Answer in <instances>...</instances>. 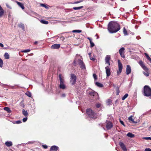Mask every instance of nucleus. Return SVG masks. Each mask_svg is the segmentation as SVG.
<instances>
[{"mask_svg": "<svg viewBox=\"0 0 151 151\" xmlns=\"http://www.w3.org/2000/svg\"><path fill=\"white\" fill-rule=\"evenodd\" d=\"M112 103V101L110 99H109L107 100L106 101V104L108 105L111 104Z\"/></svg>", "mask_w": 151, "mask_h": 151, "instance_id": "nucleus-29", "label": "nucleus"}, {"mask_svg": "<svg viewBox=\"0 0 151 151\" xmlns=\"http://www.w3.org/2000/svg\"><path fill=\"white\" fill-rule=\"evenodd\" d=\"M90 43L91 44V46H90L91 47H93L94 46V44L93 43V42H90Z\"/></svg>", "mask_w": 151, "mask_h": 151, "instance_id": "nucleus-39", "label": "nucleus"}, {"mask_svg": "<svg viewBox=\"0 0 151 151\" xmlns=\"http://www.w3.org/2000/svg\"><path fill=\"white\" fill-rule=\"evenodd\" d=\"M118 101V99H117V100H116L115 101V104H116V103H117V102Z\"/></svg>", "mask_w": 151, "mask_h": 151, "instance_id": "nucleus-62", "label": "nucleus"}, {"mask_svg": "<svg viewBox=\"0 0 151 151\" xmlns=\"http://www.w3.org/2000/svg\"><path fill=\"white\" fill-rule=\"evenodd\" d=\"M128 95L127 93L125 94L124 96L122 98V100L125 99L128 96Z\"/></svg>", "mask_w": 151, "mask_h": 151, "instance_id": "nucleus-32", "label": "nucleus"}, {"mask_svg": "<svg viewBox=\"0 0 151 151\" xmlns=\"http://www.w3.org/2000/svg\"><path fill=\"white\" fill-rule=\"evenodd\" d=\"M123 32L124 35H128L127 32L125 27L123 28Z\"/></svg>", "mask_w": 151, "mask_h": 151, "instance_id": "nucleus-27", "label": "nucleus"}, {"mask_svg": "<svg viewBox=\"0 0 151 151\" xmlns=\"http://www.w3.org/2000/svg\"><path fill=\"white\" fill-rule=\"evenodd\" d=\"M120 122L121 124L123 125L124 126H125V125L124 124L123 122L121 120H120Z\"/></svg>", "mask_w": 151, "mask_h": 151, "instance_id": "nucleus-44", "label": "nucleus"}, {"mask_svg": "<svg viewBox=\"0 0 151 151\" xmlns=\"http://www.w3.org/2000/svg\"><path fill=\"white\" fill-rule=\"evenodd\" d=\"M60 44H54L52 45L51 47V48L52 49H58L60 48Z\"/></svg>", "mask_w": 151, "mask_h": 151, "instance_id": "nucleus-15", "label": "nucleus"}, {"mask_svg": "<svg viewBox=\"0 0 151 151\" xmlns=\"http://www.w3.org/2000/svg\"><path fill=\"white\" fill-rule=\"evenodd\" d=\"M127 136L131 138H133L134 137V134H133L130 132H129L128 133H127Z\"/></svg>", "mask_w": 151, "mask_h": 151, "instance_id": "nucleus-24", "label": "nucleus"}, {"mask_svg": "<svg viewBox=\"0 0 151 151\" xmlns=\"http://www.w3.org/2000/svg\"><path fill=\"white\" fill-rule=\"evenodd\" d=\"M4 13V10L0 11V17H2Z\"/></svg>", "mask_w": 151, "mask_h": 151, "instance_id": "nucleus-34", "label": "nucleus"}, {"mask_svg": "<svg viewBox=\"0 0 151 151\" xmlns=\"http://www.w3.org/2000/svg\"><path fill=\"white\" fill-rule=\"evenodd\" d=\"M27 117H26L22 119L23 122H26L27 120Z\"/></svg>", "mask_w": 151, "mask_h": 151, "instance_id": "nucleus-40", "label": "nucleus"}, {"mask_svg": "<svg viewBox=\"0 0 151 151\" xmlns=\"http://www.w3.org/2000/svg\"><path fill=\"white\" fill-rule=\"evenodd\" d=\"M143 74L145 76H148L149 75V73L147 72L146 73H145L144 72H143Z\"/></svg>", "mask_w": 151, "mask_h": 151, "instance_id": "nucleus-37", "label": "nucleus"}, {"mask_svg": "<svg viewBox=\"0 0 151 151\" xmlns=\"http://www.w3.org/2000/svg\"><path fill=\"white\" fill-rule=\"evenodd\" d=\"M142 139H144L148 140L150 139L151 140V137H143Z\"/></svg>", "mask_w": 151, "mask_h": 151, "instance_id": "nucleus-38", "label": "nucleus"}, {"mask_svg": "<svg viewBox=\"0 0 151 151\" xmlns=\"http://www.w3.org/2000/svg\"><path fill=\"white\" fill-rule=\"evenodd\" d=\"M86 113L88 116L91 118L95 119L97 117L96 114L91 109H88L86 111Z\"/></svg>", "mask_w": 151, "mask_h": 151, "instance_id": "nucleus-4", "label": "nucleus"}, {"mask_svg": "<svg viewBox=\"0 0 151 151\" xmlns=\"http://www.w3.org/2000/svg\"><path fill=\"white\" fill-rule=\"evenodd\" d=\"M93 78L95 80H96L97 78L96 75L95 74H93Z\"/></svg>", "mask_w": 151, "mask_h": 151, "instance_id": "nucleus-41", "label": "nucleus"}, {"mask_svg": "<svg viewBox=\"0 0 151 151\" xmlns=\"http://www.w3.org/2000/svg\"><path fill=\"white\" fill-rule=\"evenodd\" d=\"M71 22V21H65V22L66 23H70V22Z\"/></svg>", "mask_w": 151, "mask_h": 151, "instance_id": "nucleus-61", "label": "nucleus"}, {"mask_svg": "<svg viewBox=\"0 0 151 151\" xmlns=\"http://www.w3.org/2000/svg\"><path fill=\"white\" fill-rule=\"evenodd\" d=\"M89 94L91 96H95L98 94L97 93L94 91H92V92L89 93Z\"/></svg>", "mask_w": 151, "mask_h": 151, "instance_id": "nucleus-22", "label": "nucleus"}, {"mask_svg": "<svg viewBox=\"0 0 151 151\" xmlns=\"http://www.w3.org/2000/svg\"><path fill=\"white\" fill-rule=\"evenodd\" d=\"M82 31L80 30H74L72 31L73 32H76V33H80Z\"/></svg>", "mask_w": 151, "mask_h": 151, "instance_id": "nucleus-31", "label": "nucleus"}, {"mask_svg": "<svg viewBox=\"0 0 151 151\" xmlns=\"http://www.w3.org/2000/svg\"><path fill=\"white\" fill-rule=\"evenodd\" d=\"M6 6L8 8H10V9L11 8V7H10V6L7 4H6Z\"/></svg>", "mask_w": 151, "mask_h": 151, "instance_id": "nucleus-56", "label": "nucleus"}, {"mask_svg": "<svg viewBox=\"0 0 151 151\" xmlns=\"http://www.w3.org/2000/svg\"><path fill=\"white\" fill-rule=\"evenodd\" d=\"M65 96V94H63L62 95V97H64Z\"/></svg>", "mask_w": 151, "mask_h": 151, "instance_id": "nucleus-60", "label": "nucleus"}, {"mask_svg": "<svg viewBox=\"0 0 151 151\" xmlns=\"http://www.w3.org/2000/svg\"><path fill=\"white\" fill-rule=\"evenodd\" d=\"M125 48L124 47L121 48L119 50V53L121 56L123 58H125V56L124 55V51Z\"/></svg>", "mask_w": 151, "mask_h": 151, "instance_id": "nucleus-8", "label": "nucleus"}, {"mask_svg": "<svg viewBox=\"0 0 151 151\" xmlns=\"http://www.w3.org/2000/svg\"><path fill=\"white\" fill-rule=\"evenodd\" d=\"M132 119H132V116H130L128 118V119L129 121H131Z\"/></svg>", "mask_w": 151, "mask_h": 151, "instance_id": "nucleus-43", "label": "nucleus"}, {"mask_svg": "<svg viewBox=\"0 0 151 151\" xmlns=\"http://www.w3.org/2000/svg\"><path fill=\"white\" fill-rule=\"evenodd\" d=\"M90 60H92L93 61V60H95V59L94 58H93L90 57Z\"/></svg>", "mask_w": 151, "mask_h": 151, "instance_id": "nucleus-55", "label": "nucleus"}, {"mask_svg": "<svg viewBox=\"0 0 151 151\" xmlns=\"http://www.w3.org/2000/svg\"><path fill=\"white\" fill-rule=\"evenodd\" d=\"M119 145H120L121 148H122V150L124 151H127V148H126V146H125V145L123 143H122L121 142H120L119 143Z\"/></svg>", "mask_w": 151, "mask_h": 151, "instance_id": "nucleus-13", "label": "nucleus"}, {"mask_svg": "<svg viewBox=\"0 0 151 151\" xmlns=\"http://www.w3.org/2000/svg\"><path fill=\"white\" fill-rule=\"evenodd\" d=\"M144 54L147 59L148 58L150 57L148 55L147 53H145Z\"/></svg>", "mask_w": 151, "mask_h": 151, "instance_id": "nucleus-45", "label": "nucleus"}, {"mask_svg": "<svg viewBox=\"0 0 151 151\" xmlns=\"http://www.w3.org/2000/svg\"><path fill=\"white\" fill-rule=\"evenodd\" d=\"M40 5L41 6L45 7L47 9H48L49 8L45 4L40 3Z\"/></svg>", "mask_w": 151, "mask_h": 151, "instance_id": "nucleus-26", "label": "nucleus"}, {"mask_svg": "<svg viewBox=\"0 0 151 151\" xmlns=\"http://www.w3.org/2000/svg\"><path fill=\"white\" fill-rule=\"evenodd\" d=\"M81 2V1H75V2H74V3H73V4H78V3H79Z\"/></svg>", "mask_w": 151, "mask_h": 151, "instance_id": "nucleus-46", "label": "nucleus"}, {"mask_svg": "<svg viewBox=\"0 0 151 151\" xmlns=\"http://www.w3.org/2000/svg\"><path fill=\"white\" fill-rule=\"evenodd\" d=\"M40 21L41 23L45 24H48L49 23L48 21L42 19L40 20Z\"/></svg>", "mask_w": 151, "mask_h": 151, "instance_id": "nucleus-20", "label": "nucleus"}, {"mask_svg": "<svg viewBox=\"0 0 151 151\" xmlns=\"http://www.w3.org/2000/svg\"><path fill=\"white\" fill-rule=\"evenodd\" d=\"M131 72V68L130 65H127L126 68V74L127 75H129Z\"/></svg>", "mask_w": 151, "mask_h": 151, "instance_id": "nucleus-14", "label": "nucleus"}, {"mask_svg": "<svg viewBox=\"0 0 151 151\" xmlns=\"http://www.w3.org/2000/svg\"><path fill=\"white\" fill-rule=\"evenodd\" d=\"M3 61L0 58V67H2L3 65Z\"/></svg>", "mask_w": 151, "mask_h": 151, "instance_id": "nucleus-36", "label": "nucleus"}, {"mask_svg": "<svg viewBox=\"0 0 151 151\" xmlns=\"http://www.w3.org/2000/svg\"><path fill=\"white\" fill-rule=\"evenodd\" d=\"M5 144L6 146L8 147H10L12 146V143L11 141H8L6 142L5 143Z\"/></svg>", "mask_w": 151, "mask_h": 151, "instance_id": "nucleus-17", "label": "nucleus"}, {"mask_svg": "<svg viewBox=\"0 0 151 151\" xmlns=\"http://www.w3.org/2000/svg\"><path fill=\"white\" fill-rule=\"evenodd\" d=\"M95 84L97 86L100 87H102L103 86V84L98 82H96Z\"/></svg>", "mask_w": 151, "mask_h": 151, "instance_id": "nucleus-28", "label": "nucleus"}, {"mask_svg": "<svg viewBox=\"0 0 151 151\" xmlns=\"http://www.w3.org/2000/svg\"><path fill=\"white\" fill-rule=\"evenodd\" d=\"M118 64L119 70L117 71V75L118 76L120 74L122 69V65L119 60H118Z\"/></svg>", "mask_w": 151, "mask_h": 151, "instance_id": "nucleus-6", "label": "nucleus"}, {"mask_svg": "<svg viewBox=\"0 0 151 151\" xmlns=\"http://www.w3.org/2000/svg\"><path fill=\"white\" fill-rule=\"evenodd\" d=\"M34 142L33 141H30L28 142L27 143H26V144H33Z\"/></svg>", "mask_w": 151, "mask_h": 151, "instance_id": "nucleus-51", "label": "nucleus"}, {"mask_svg": "<svg viewBox=\"0 0 151 151\" xmlns=\"http://www.w3.org/2000/svg\"><path fill=\"white\" fill-rule=\"evenodd\" d=\"M101 104H97L96 105V107L99 108L101 106Z\"/></svg>", "mask_w": 151, "mask_h": 151, "instance_id": "nucleus-42", "label": "nucleus"}, {"mask_svg": "<svg viewBox=\"0 0 151 151\" xmlns=\"http://www.w3.org/2000/svg\"><path fill=\"white\" fill-rule=\"evenodd\" d=\"M16 3L18 5L21 7L22 9H24V6L22 3L17 1H16Z\"/></svg>", "mask_w": 151, "mask_h": 151, "instance_id": "nucleus-18", "label": "nucleus"}, {"mask_svg": "<svg viewBox=\"0 0 151 151\" xmlns=\"http://www.w3.org/2000/svg\"><path fill=\"white\" fill-rule=\"evenodd\" d=\"M145 151H151V149L150 148L145 149Z\"/></svg>", "mask_w": 151, "mask_h": 151, "instance_id": "nucleus-49", "label": "nucleus"}, {"mask_svg": "<svg viewBox=\"0 0 151 151\" xmlns=\"http://www.w3.org/2000/svg\"><path fill=\"white\" fill-rule=\"evenodd\" d=\"M22 114L26 117L28 116V114L27 111H25L24 109L22 110Z\"/></svg>", "mask_w": 151, "mask_h": 151, "instance_id": "nucleus-19", "label": "nucleus"}, {"mask_svg": "<svg viewBox=\"0 0 151 151\" xmlns=\"http://www.w3.org/2000/svg\"><path fill=\"white\" fill-rule=\"evenodd\" d=\"M42 146L44 148H45V149H46L47 147V146L46 145H42Z\"/></svg>", "mask_w": 151, "mask_h": 151, "instance_id": "nucleus-50", "label": "nucleus"}, {"mask_svg": "<svg viewBox=\"0 0 151 151\" xmlns=\"http://www.w3.org/2000/svg\"><path fill=\"white\" fill-rule=\"evenodd\" d=\"M33 13H34V15H35V16H36V15L37 14L35 13V12Z\"/></svg>", "mask_w": 151, "mask_h": 151, "instance_id": "nucleus-64", "label": "nucleus"}, {"mask_svg": "<svg viewBox=\"0 0 151 151\" xmlns=\"http://www.w3.org/2000/svg\"><path fill=\"white\" fill-rule=\"evenodd\" d=\"M111 59L110 56L109 55H107L105 58L106 63L108 64L109 65H110L109 60Z\"/></svg>", "mask_w": 151, "mask_h": 151, "instance_id": "nucleus-12", "label": "nucleus"}, {"mask_svg": "<svg viewBox=\"0 0 151 151\" xmlns=\"http://www.w3.org/2000/svg\"><path fill=\"white\" fill-rule=\"evenodd\" d=\"M83 8V6H81L78 7H73V9L74 10H79Z\"/></svg>", "mask_w": 151, "mask_h": 151, "instance_id": "nucleus-30", "label": "nucleus"}, {"mask_svg": "<svg viewBox=\"0 0 151 151\" xmlns=\"http://www.w3.org/2000/svg\"><path fill=\"white\" fill-rule=\"evenodd\" d=\"M18 26L20 28H22L23 30H24V24L22 23L18 24Z\"/></svg>", "mask_w": 151, "mask_h": 151, "instance_id": "nucleus-23", "label": "nucleus"}, {"mask_svg": "<svg viewBox=\"0 0 151 151\" xmlns=\"http://www.w3.org/2000/svg\"><path fill=\"white\" fill-rule=\"evenodd\" d=\"M3 9L1 7V6L0 5V11L1 10H3Z\"/></svg>", "mask_w": 151, "mask_h": 151, "instance_id": "nucleus-58", "label": "nucleus"}, {"mask_svg": "<svg viewBox=\"0 0 151 151\" xmlns=\"http://www.w3.org/2000/svg\"><path fill=\"white\" fill-rule=\"evenodd\" d=\"M88 39L89 40L90 42H92L91 39L90 37H88Z\"/></svg>", "mask_w": 151, "mask_h": 151, "instance_id": "nucleus-53", "label": "nucleus"}, {"mask_svg": "<svg viewBox=\"0 0 151 151\" xmlns=\"http://www.w3.org/2000/svg\"><path fill=\"white\" fill-rule=\"evenodd\" d=\"M37 43V41H36V42H34V44H36Z\"/></svg>", "mask_w": 151, "mask_h": 151, "instance_id": "nucleus-63", "label": "nucleus"}, {"mask_svg": "<svg viewBox=\"0 0 151 151\" xmlns=\"http://www.w3.org/2000/svg\"><path fill=\"white\" fill-rule=\"evenodd\" d=\"M131 121L134 124H136L137 123V122L134 121L133 119Z\"/></svg>", "mask_w": 151, "mask_h": 151, "instance_id": "nucleus-48", "label": "nucleus"}, {"mask_svg": "<svg viewBox=\"0 0 151 151\" xmlns=\"http://www.w3.org/2000/svg\"><path fill=\"white\" fill-rule=\"evenodd\" d=\"M113 127V124L111 122L106 121V128L107 129H110Z\"/></svg>", "mask_w": 151, "mask_h": 151, "instance_id": "nucleus-7", "label": "nucleus"}, {"mask_svg": "<svg viewBox=\"0 0 151 151\" xmlns=\"http://www.w3.org/2000/svg\"><path fill=\"white\" fill-rule=\"evenodd\" d=\"M105 69H106V76L108 77L111 75V73L110 69L109 68L108 66L105 67Z\"/></svg>", "mask_w": 151, "mask_h": 151, "instance_id": "nucleus-11", "label": "nucleus"}, {"mask_svg": "<svg viewBox=\"0 0 151 151\" xmlns=\"http://www.w3.org/2000/svg\"><path fill=\"white\" fill-rule=\"evenodd\" d=\"M148 60H149L150 62L151 63V58L149 57L147 59Z\"/></svg>", "mask_w": 151, "mask_h": 151, "instance_id": "nucleus-59", "label": "nucleus"}, {"mask_svg": "<svg viewBox=\"0 0 151 151\" xmlns=\"http://www.w3.org/2000/svg\"><path fill=\"white\" fill-rule=\"evenodd\" d=\"M139 64L142 67L144 70L146 71H147L148 70L147 68L143 62L141 60L139 61Z\"/></svg>", "mask_w": 151, "mask_h": 151, "instance_id": "nucleus-9", "label": "nucleus"}, {"mask_svg": "<svg viewBox=\"0 0 151 151\" xmlns=\"http://www.w3.org/2000/svg\"><path fill=\"white\" fill-rule=\"evenodd\" d=\"M59 77L60 81V88L63 89H65L66 88V86L64 84L65 81L63 77L62 76L61 74H60L59 76Z\"/></svg>", "mask_w": 151, "mask_h": 151, "instance_id": "nucleus-3", "label": "nucleus"}, {"mask_svg": "<svg viewBox=\"0 0 151 151\" xmlns=\"http://www.w3.org/2000/svg\"><path fill=\"white\" fill-rule=\"evenodd\" d=\"M120 28L119 25L116 22H111L108 25V29L111 33L117 32L120 29Z\"/></svg>", "mask_w": 151, "mask_h": 151, "instance_id": "nucleus-1", "label": "nucleus"}, {"mask_svg": "<svg viewBox=\"0 0 151 151\" xmlns=\"http://www.w3.org/2000/svg\"><path fill=\"white\" fill-rule=\"evenodd\" d=\"M58 149V147L54 145L51 147L50 151H57Z\"/></svg>", "mask_w": 151, "mask_h": 151, "instance_id": "nucleus-16", "label": "nucleus"}, {"mask_svg": "<svg viewBox=\"0 0 151 151\" xmlns=\"http://www.w3.org/2000/svg\"><path fill=\"white\" fill-rule=\"evenodd\" d=\"M119 90H118L116 91V95H119Z\"/></svg>", "mask_w": 151, "mask_h": 151, "instance_id": "nucleus-52", "label": "nucleus"}, {"mask_svg": "<svg viewBox=\"0 0 151 151\" xmlns=\"http://www.w3.org/2000/svg\"><path fill=\"white\" fill-rule=\"evenodd\" d=\"M91 52H89V53H88V55H89V57L90 58V57H91Z\"/></svg>", "mask_w": 151, "mask_h": 151, "instance_id": "nucleus-57", "label": "nucleus"}, {"mask_svg": "<svg viewBox=\"0 0 151 151\" xmlns=\"http://www.w3.org/2000/svg\"><path fill=\"white\" fill-rule=\"evenodd\" d=\"M78 63L80 67L82 69H85V66L83 61L80 59L78 60Z\"/></svg>", "mask_w": 151, "mask_h": 151, "instance_id": "nucleus-10", "label": "nucleus"}, {"mask_svg": "<svg viewBox=\"0 0 151 151\" xmlns=\"http://www.w3.org/2000/svg\"><path fill=\"white\" fill-rule=\"evenodd\" d=\"M76 79V76L74 74H71L70 78V82L72 85L75 84Z\"/></svg>", "mask_w": 151, "mask_h": 151, "instance_id": "nucleus-5", "label": "nucleus"}, {"mask_svg": "<svg viewBox=\"0 0 151 151\" xmlns=\"http://www.w3.org/2000/svg\"><path fill=\"white\" fill-rule=\"evenodd\" d=\"M21 123V121L20 120H18L16 121V123L17 124H19Z\"/></svg>", "mask_w": 151, "mask_h": 151, "instance_id": "nucleus-47", "label": "nucleus"}, {"mask_svg": "<svg viewBox=\"0 0 151 151\" xmlns=\"http://www.w3.org/2000/svg\"><path fill=\"white\" fill-rule=\"evenodd\" d=\"M30 50L29 49H27V50H22L21 51V52H23L27 53L28 52H29L30 51Z\"/></svg>", "mask_w": 151, "mask_h": 151, "instance_id": "nucleus-35", "label": "nucleus"}, {"mask_svg": "<svg viewBox=\"0 0 151 151\" xmlns=\"http://www.w3.org/2000/svg\"><path fill=\"white\" fill-rule=\"evenodd\" d=\"M0 46L1 47H3L4 45L2 43H0Z\"/></svg>", "mask_w": 151, "mask_h": 151, "instance_id": "nucleus-54", "label": "nucleus"}, {"mask_svg": "<svg viewBox=\"0 0 151 151\" xmlns=\"http://www.w3.org/2000/svg\"><path fill=\"white\" fill-rule=\"evenodd\" d=\"M143 95L147 97H150L151 99V88L148 86H145L142 92Z\"/></svg>", "mask_w": 151, "mask_h": 151, "instance_id": "nucleus-2", "label": "nucleus"}, {"mask_svg": "<svg viewBox=\"0 0 151 151\" xmlns=\"http://www.w3.org/2000/svg\"><path fill=\"white\" fill-rule=\"evenodd\" d=\"M4 56L6 59H9V55L8 53H5L4 55Z\"/></svg>", "mask_w": 151, "mask_h": 151, "instance_id": "nucleus-25", "label": "nucleus"}, {"mask_svg": "<svg viewBox=\"0 0 151 151\" xmlns=\"http://www.w3.org/2000/svg\"><path fill=\"white\" fill-rule=\"evenodd\" d=\"M4 109L8 113H10L11 112V111L10 108L8 107H5L4 108Z\"/></svg>", "mask_w": 151, "mask_h": 151, "instance_id": "nucleus-21", "label": "nucleus"}, {"mask_svg": "<svg viewBox=\"0 0 151 151\" xmlns=\"http://www.w3.org/2000/svg\"><path fill=\"white\" fill-rule=\"evenodd\" d=\"M25 94L27 96H28L29 97H31V93L29 91H27L25 93Z\"/></svg>", "mask_w": 151, "mask_h": 151, "instance_id": "nucleus-33", "label": "nucleus"}]
</instances>
